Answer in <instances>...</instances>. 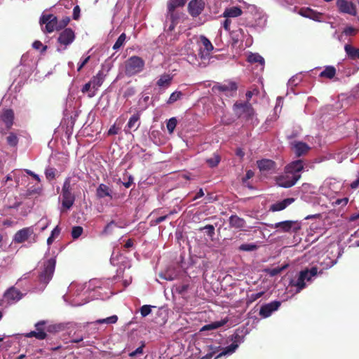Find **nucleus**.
<instances>
[{"mask_svg":"<svg viewBox=\"0 0 359 359\" xmlns=\"http://www.w3.org/2000/svg\"><path fill=\"white\" fill-rule=\"evenodd\" d=\"M122 226L118 225L117 222H116L114 220H111L110 222H109L105 227L104 228L103 231H102V235H110L112 234L114 232V229L115 228H121Z\"/></svg>","mask_w":359,"mask_h":359,"instance_id":"34","label":"nucleus"},{"mask_svg":"<svg viewBox=\"0 0 359 359\" xmlns=\"http://www.w3.org/2000/svg\"><path fill=\"white\" fill-rule=\"evenodd\" d=\"M0 120L6 125V129L10 130L13 125V111L11 109H4L0 115Z\"/></svg>","mask_w":359,"mask_h":359,"instance_id":"18","label":"nucleus"},{"mask_svg":"<svg viewBox=\"0 0 359 359\" xmlns=\"http://www.w3.org/2000/svg\"><path fill=\"white\" fill-rule=\"evenodd\" d=\"M96 196L99 198H102L106 196H109L110 198H112L111 190L107 185L100 184L96 190Z\"/></svg>","mask_w":359,"mask_h":359,"instance_id":"26","label":"nucleus"},{"mask_svg":"<svg viewBox=\"0 0 359 359\" xmlns=\"http://www.w3.org/2000/svg\"><path fill=\"white\" fill-rule=\"evenodd\" d=\"M205 6L204 0H191L187 6L188 13L191 17L196 18L204 11Z\"/></svg>","mask_w":359,"mask_h":359,"instance_id":"12","label":"nucleus"},{"mask_svg":"<svg viewBox=\"0 0 359 359\" xmlns=\"http://www.w3.org/2000/svg\"><path fill=\"white\" fill-rule=\"evenodd\" d=\"M188 288H189V285L184 284V285H182L178 286L176 288V291L179 294H182L185 293L187 291Z\"/></svg>","mask_w":359,"mask_h":359,"instance_id":"62","label":"nucleus"},{"mask_svg":"<svg viewBox=\"0 0 359 359\" xmlns=\"http://www.w3.org/2000/svg\"><path fill=\"white\" fill-rule=\"evenodd\" d=\"M119 128L116 127L115 125H113L111 126L109 130H108V135H114L118 133Z\"/></svg>","mask_w":359,"mask_h":359,"instance_id":"64","label":"nucleus"},{"mask_svg":"<svg viewBox=\"0 0 359 359\" xmlns=\"http://www.w3.org/2000/svg\"><path fill=\"white\" fill-rule=\"evenodd\" d=\"M80 12H81V9H80V7L79 6L76 5V6H74V9H73V19L74 20H79V17H80Z\"/></svg>","mask_w":359,"mask_h":359,"instance_id":"59","label":"nucleus"},{"mask_svg":"<svg viewBox=\"0 0 359 359\" xmlns=\"http://www.w3.org/2000/svg\"><path fill=\"white\" fill-rule=\"evenodd\" d=\"M271 228L278 229L279 231L285 233L293 231L297 233L301 229V222L299 221L285 220L269 225Z\"/></svg>","mask_w":359,"mask_h":359,"instance_id":"7","label":"nucleus"},{"mask_svg":"<svg viewBox=\"0 0 359 359\" xmlns=\"http://www.w3.org/2000/svg\"><path fill=\"white\" fill-rule=\"evenodd\" d=\"M69 21L70 18L69 17H66L63 18L60 22H57L59 29L65 28L69 24Z\"/></svg>","mask_w":359,"mask_h":359,"instance_id":"58","label":"nucleus"},{"mask_svg":"<svg viewBox=\"0 0 359 359\" xmlns=\"http://www.w3.org/2000/svg\"><path fill=\"white\" fill-rule=\"evenodd\" d=\"M257 167L263 173H271L276 170V163L270 159L264 158L257 161Z\"/></svg>","mask_w":359,"mask_h":359,"instance_id":"16","label":"nucleus"},{"mask_svg":"<svg viewBox=\"0 0 359 359\" xmlns=\"http://www.w3.org/2000/svg\"><path fill=\"white\" fill-rule=\"evenodd\" d=\"M145 66L144 60L136 55L128 57L124 62V72L128 76H135L144 69Z\"/></svg>","mask_w":359,"mask_h":359,"instance_id":"2","label":"nucleus"},{"mask_svg":"<svg viewBox=\"0 0 359 359\" xmlns=\"http://www.w3.org/2000/svg\"><path fill=\"white\" fill-rule=\"evenodd\" d=\"M304 169V162L302 160H296L290 163L287 164L285 167V170H287V173L292 175H300V172Z\"/></svg>","mask_w":359,"mask_h":359,"instance_id":"21","label":"nucleus"},{"mask_svg":"<svg viewBox=\"0 0 359 359\" xmlns=\"http://www.w3.org/2000/svg\"><path fill=\"white\" fill-rule=\"evenodd\" d=\"M237 89V83L231 81H226L224 83H217L212 88V90L215 93L224 95L226 97L233 96L236 94Z\"/></svg>","mask_w":359,"mask_h":359,"instance_id":"4","label":"nucleus"},{"mask_svg":"<svg viewBox=\"0 0 359 359\" xmlns=\"http://www.w3.org/2000/svg\"><path fill=\"white\" fill-rule=\"evenodd\" d=\"M91 89H93V83L90 81L89 82L86 83L82 88L81 91L83 93H91L93 91H91Z\"/></svg>","mask_w":359,"mask_h":359,"instance_id":"57","label":"nucleus"},{"mask_svg":"<svg viewBox=\"0 0 359 359\" xmlns=\"http://www.w3.org/2000/svg\"><path fill=\"white\" fill-rule=\"evenodd\" d=\"M281 305L280 301H273L270 303L262 305L259 310V316L266 318L269 317L274 311H277Z\"/></svg>","mask_w":359,"mask_h":359,"instance_id":"15","label":"nucleus"},{"mask_svg":"<svg viewBox=\"0 0 359 359\" xmlns=\"http://www.w3.org/2000/svg\"><path fill=\"white\" fill-rule=\"evenodd\" d=\"M226 323V321H217L211 324L206 325L203 327L202 330H209L212 329H217L223 326Z\"/></svg>","mask_w":359,"mask_h":359,"instance_id":"46","label":"nucleus"},{"mask_svg":"<svg viewBox=\"0 0 359 359\" xmlns=\"http://www.w3.org/2000/svg\"><path fill=\"white\" fill-rule=\"evenodd\" d=\"M242 13V10L239 7L233 6L226 8L223 13V16L225 18H236L240 16Z\"/></svg>","mask_w":359,"mask_h":359,"instance_id":"30","label":"nucleus"},{"mask_svg":"<svg viewBox=\"0 0 359 359\" xmlns=\"http://www.w3.org/2000/svg\"><path fill=\"white\" fill-rule=\"evenodd\" d=\"M140 115L139 112H137L136 114H133L130 118L127 123V127L129 129H132L134 127H136L137 128L140 126V123L137 124L138 121L140 120Z\"/></svg>","mask_w":359,"mask_h":359,"instance_id":"35","label":"nucleus"},{"mask_svg":"<svg viewBox=\"0 0 359 359\" xmlns=\"http://www.w3.org/2000/svg\"><path fill=\"white\" fill-rule=\"evenodd\" d=\"M23 297V294L18 289L12 287L9 288L4 294V298L9 303H14L20 299H21Z\"/></svg>","mask_w":359,"mask_h":359,"instance_id":"20","label":"nucleus"},{"mask_svg":"<svg viewBox=\"0 0 359 359\" xmlns=\"http://www.w3.org/2000/svg\"><path fill=\"white\" fill-rule=\"evenodd\" d=\"M169 217V215H165L151 221V225H157Z\"/></svg>","mask_w":359,"mask_h":359,"instance_id":"55","label":"nucleus"},{"mask_svg":"<svg viewBox=\"0 0 359 359\" xmlns=\"http://www.w3.org/2000/svg\"><path fill=\"white\" fill-rule=\"evenodd\" d=\"M40 24L45 25L43 32L51 33L55 29L58 30L57 18L53 14L43 15L40 18Z\"/></svg>","mask_w":359,"mask_h":359,"instance_id":"9","label":"nucleus"},{"mask_svg":"<svg viewBox=\"0 0 359 359\" xmlns=\"http://www.w3.org/2000/svg\"><path fill=\"white\" fill-rule=\"evenodd\" d=\"M301 272H306L305 280L309 281L312 277L317 275L318 269H317V267L313 266L311 269H305V270L301 271Z\"/></svg>","mask_w":359,"mask_h":359,"instance_id":"44","label":"nucleus"},{"mask_svg":"<svg viewBox=\"0 0 359 359\" xmlns=\"http://www.w3.org/2000/svg\"><path fill=\"white\" fill-rule=\"evenodd\" d=\"M294 201V198H285L281 201H278L272 204L269 208V210L271 212L281 211L285 209L290 205H291Z\"/></svg>","mask_w":359,"mask_h":359,"instance_id":"23","label":"nucleus"},{"mask_svg":"<svg viewBox=\"0 0 359 359\" xmlns=\"http://www.w3.org/2000/svg\"><path fill=\"white\" fill-rule=\"evenodd\" d=\"M231 340L232 341V344L225 347L224 350L219 353L215 358H218L222 355L233 353L237 349L239 344L244 341V336L241 335L238 332H236L231 336Z\"/></svg>","mask_w":359,"mask_h":359,"instance_id":"11","label":"nucleus"},{"mask_svg":"<svg viewBox=\"0 0 359 359\" xmlns=\"http://www.w3.org/2000/svg\"><path fill=\"white\" fill-rule=\"evenodd\" d=\"M83 228L80 226H74L72 229V236L74 239L79 238L83 233Z\"/></svg>","mask_w":359,"mask_h":359,"instance_id":"50","label":"nucleus"},{"mask_svg":"<svg viewBox=\"0 0 359 359\" xmlns=\"http://www.w3.org/2000/svg\"><path fill=\"white\" fill-rule=\"evenodd\" d=\"M298 13L304 18H310L316 21H320L323 17L321 13L317 12L310 8H302Z\"/></svg>","mask_w":359,"mask_h":359,"instance_id":"19","label":"nucleus"},{"mask_svg":"<svg viewBox=\"0 0 359 359\" xmlns=\"http://www.w3.org/2000/svg\"><path fill=\"white\" fill-rule=\"evenodd\" d=\"M177 123V121L175 117H172L166 123V127L169 133L171 134L173 133L175 128H176Z\"/></svg>","mask_w":359,"mask_h":359,"instance_id":"47","label":"nucleus"},{"mask_svg":"<svg viewBox=\"0 0 359 359\" xmlns=\"http://www.w3.org/2000/svg\"><path fill=\"white\" fill-rule=\"evenodd\" d=\"M309 147L308 144H306L304 142H297L294 144L293 145V149L297 156L299 157L306 153L309 150Z\"/></svg>","mask_w":359,"mask_h":359,"instance_id":"25","label":"nucleus"},{"mask_svg":"<svg viewBox=\"0 0 359 359\" xmlns=\"http://www.w3.org/2000/svg\"><path fill=\"white\" fill-rule=\"evenodd\" d=\"M75 33L71 28H65L57 37V43L65 50L75 39Z\"/></svg>","mask_w":359,"mask_h":359,"instance_id":"10","label":"nucleus"},{"mask_svg":"<svg viewBox=\"0 0 359 359\" xmlns=\"http://www.w3.org/2000/svg\"><path fill=\"white\" fill-rule=\"evenodd\" d=\"M336 72L337 70L334 66H326L324 70L320 73L319 77L332 79L335 76Z\"/></svg>","mask_w":359,"mask_h":359,"instance_id":"29","label":"nucleus"},{"mask_svg":"<svg viewBox=\"0 0 359 359\" xmlns=\"http://www.w3.org/2000/svg\"><path fill=\"white\" fill-rule=\"evenodd\" d=\"M144 347V344L142 343V346L136 348L134 351L129 353V356L135 357L137 355L143 353V348Z\"/></svg>","mask_w":359,"mask_h":359,"instance_id":"56","label":"nucleus"},{"mask_svg":"<svg viewBox=\"0 0 359 359\" xmlns=\"http://www.w3.org/2000/svg\"><path fill=\"white\" fill-rule=\"evenodd\" d=\"M78 177H68L63 183L62 187V207L65 210H69L74 205L78 192L80 193L81 187L78 185Z\"/></svg>","mask_w":359,"mask_h":359,"instance_id":"1","label":"nucleus"},{"mask_svg":"<svg viewBox=\"0 0 359 359\" xmlns=\"http://www.w3.org/2000/svg\"><path fill=\"white\" fill-rule=\"evenodd\" d=\"M118 317L116 315H113L110 317L103 318V319H99L96 320V323L97 324H103V323H107V324H114L117 322Z\"/></svg>","mask_w":359,"mask_h":359,"instance_id":"41","label":"nucleus"},{"mask_svg":"<svg viewBox=\"0 0 359 359\" xmlns=\"http://www.w3.org/2000/svg\"><path fill=\"white\" fill-rule=\"evenodd\" d=\"M32 235L36 236L33 226L25 227L15 233L13 241L15 243H22L27 241Z\"/></svg>","mask_w":359,"mask_h":359,"instance_id":"14","label":"nucleus"},{"mask_svg":"<svg viewBox=\"0 0 359 359\" xmlns=\"http://www.w3.org/2000/svg\"><path fill=\"white\" fill-rule=\"evenodd\" d=\"M221 161V157L217 154H214L213 156L206 159V163L210 168H215L218 165Z\"/></svg>","mask_w":359,"mask_h":359,"instance_id":"38","label":"nucleus"},{"mask_svg":"<svg viewBox=\"0 0 359 359\" xmlns=\"http://www.w3.org/2000/svg\"><path fill=\"white\" fill-rule=\"evenodd\" d=\"M90 56H87L83 60H82L78 65L77 71L80 72L82 68L88 62Z\"/></svg>","mask_w":359,"mask_h":359,"instance_id":"63","label":"nucleus"},{"mask_svg":"<svg viewBox=\"0 0 359 359\" xmlns=\"http://www.w3.org/2000/svg\"><path fill=\"white\" fill-rule=\"evenodd\" d=\"M65 326L62 324H55L48 325L46 327V331L50 333H56L63 330Z\"/></svg>","mask_w":359,"mask_h":359,"instance_id":"43","label":"nucleus"},{"mask_svg":"<svg viewBox=\"0 0 359 359\" xmlns=\"http://www.w3.org/2000/svg\"><path fill=\"white\" fill-rule=\"evenodd\" d=\"M208 352L206 355L201 358V359H211L212 356L219 351V346H213L212 345L208 346Z\"/></svg>","mask_w":359,"mask_h":359,"instance_id":"39","label":"nucleus"},{"mask_svg":"<svg viewBox=\"0 0 359 359\" xmlns=\"http://www.w3.org/2000/svg\"><path fill=\"white\" fill-rule=\"evenodd\" d=\"M287 265H285L281 267H276L273 269H268L266 271L271 276H275L280 273L284 269L287 268Z\"/></svg>","mask_w":359,"mask_h":359,"instance_id":"51","label":"nucleus"},{"mask_svg":"<svg viewBox=\"0 0 359 359\" xmlns=\"http://www.w3.org/2000/svg\"><path fill=\"white\" fill-rule=\"evenodd\" d=\"M233 110L238 118H243L245 121L252 119L255 114L254 108L249 102H236L233 106Z\"/></svg>","mask_w":359,"mask_h":359,"instance_id":"3","label":"nucleus"},{"mask_svg":"<svg viewBox=\"0 0 359 359\" xmlns=\"http://www.w3.org/2000/svg\"><path fill=\"white\" fill-rule=\"evenodd\" d=\"M151 306L150 305H143L140 308V313L142 317H146L151 312Z\"/></svg>","mask_w":359,"mask_h":359,"instance_id":"54","label":"nucleus"},{"mask_svg":"<svg viewBox=\"0 0 359 359\" xmlns=\"http://www.w3.org/2000/svg\"><path fill=\"white\" fill-rule=\"evenodd\" d=\"M241 251H254L257 249V245L253 243H243L238 248Z\"/></svg>","mask_w":359,"mask_h":359,"instance_id":"48","label":"nucleus"},{"mask_svg":"<svg viewBox=\"0 0 359 359\" xmlns=\"http://www.w3.org/2000/svg\"><path fill=\"white\" fill-rule=\"evenodd\" d=\"M188 0H168L167 1V9L179 10L183 8Z\"/></svg>","mask_w":359,"mask_h":359,"instance_id":"31","label":"nucleus"},{"mask_svg":"<svg viewBox=\"0 0 359 359\" xmlns=\"http://www.w3.org/2000/svg\"><path fill=\"white\" fill-rule=\"evenodd\" d=\"M46 324V321L40 320L37 322L34 327L36 330L31 331L28 333L25 334V337L27 338L35 337L39 340L45 339L47 337V334L45 332L44 325Z\"/></svg>","mask_w":359,"mask_h":359,"instance_id":"13","label":"nucleus"},{"mask_svg":"<svg viewBox=\"0 0 359 359\" xmlns=\"http://www.w3.org/2000/svg\"><path fill=\"white\" fill-rule=\"evenodd\" d=\"M126 39V35L125 33H122L118 38L117 39L116 41L113 46V49L115 50H118L125 43Z\"/></svg>","mask_w":359,"mask_h":359,"instance_id":"40","label":"nucleus"},{"mask_svg":"<svg viewBox=\"0 0 359 359\" xmlns=\"http://www.w3.org/2000/svg\"><path fill=\"white\" fill-rule=\"evenodd\" d=\"M229 226L232 228L243 229L246 226V222L243 218L236 215H233L229 217Z\"/></svg>","mask_w":359,"mask_h":359,"instance_id":"24","label":"nucleus"},{"mask_svg":"<svg viewBox=\"0 0 359 359\" xmlns=\"http://www.w3.org/2000/svg\"><path fill=\"white\" fill-rule=\"evenodd\" d=\"M263 294H264L263 292L252 294L249 297V301L250 302H253L256 301L257 299H258L259 298H260L261 297H262Z\"/></svg>","mask_w":359,"mask_h":359,"instance_id":"61","label":"nucleus"},{"mask_svg":"<svg viewBox=\"0 0 359 359\" xmlns=\"http://www.w3.org/2000/svg\"><path fill=\"white\" fill-rule=\"evenodd\" d=\"M248 61L250 63H259L262 65L264 64V59L258 53H252L248 57Z\"/></svg>","mask_w":359,"mask_h":359,"instance_id":"37","label":"nucleus"},{"mask_svg":"<svg viewBox=\"0 0 359 359\" xmlns=\"http://www.w3.org/2000/svg\"><path fill=\"white\" fill-rule=\"evenodd\" d=\"M244 35V31L241 28L232 31L231 33V37L233 44H237L240 41H243Z\"/></svg>","mask_w":359,"mask_h":359,"instance_id":"32","label":"nucleus"},{"mask_svg":"<svg viewBox=\"0 0 359 359\" xmlns=\"http://www.w3.org/2000/svg\"><path fill=\"white\" fill-rule=\"evenodd\" d=\"M172 80V76L170 74H164L161 76L156 82V85L160 88H168Z\"/></svg>","mask_w":359,"mask_h":359,"instance_id":"28","label":"nucleus"},{"mask_svg":"<svg viewBox=\"0 0 359 359\" xmlns=\"http://www.w3.org/2000/svg\"><path fill=\"white\" fill-rule=\"evenodd\" d=\"M55 264L56 260L53 257L44 262L43 268L39 275V280L41 283L46 285L52 279L55 271Z\"/></svg>","mask_w":359,"mask_h":359,"instance_id":"5","label":"nucleus"},{"mask_svg":"<svg viewBox=\"0 0 359 359\" xmlns=\"http://www.w3.org/2000/svg\"><path fill=\"white\" fill-rule=\"evenodd\" d=\"M56 169L54 168H48L45 170V175L48 180H52L55 177Z\"/></svg>","mask_w":359,"mask_h":359,"instance_id":"52","label":"nucleus"},{"mask_svg":"<svg viewBox=\"0 0 359 359\" xmlns=\"http://www.w3.org/2000/svg\"><path fill=\"white\" fill-rule=\"evenodd\" d=\"M200 231H202L203 230L205 231L207 235L210 236V238H212L215 235V227L212 224H208L205 226L200 227L198 229Z\"/></svg>","mask_w":359,"mask_h":359,"instance_id":"49","label":"nucleus"},{"mask_svg":"<svg viewBox=\"0 0 359 359\" xmlns=\"http://www.w3.org/2000/svg\"><path fill=\"white\" fill-rule=\"evenodd\" d=\"M347 55L352 60L359 58V48H355L349 44H346L344 47Z\"/></svg>","mask_w":359,"mask_h":359,"instance_id":"33","label":"nucleus"},{"mask_svg":"<svg viewBox=\"0 0 359 359\" xmlns=\"http://www.w3.org/2000/svg\"><path fill=\"white\" fill-rule=\"evenodd\" d=\"M182 95H183V94L181 91L176 90L170 95L168 100L167 101V103L169 104H172V103L175 102L176 101L180 100L182 98Z\"/></svg>","mask_w":359,"mask_h":359,"instance_id":"42","label":"nucleus"},{"mask_svg":"<svg viewBox=\"0 0 359 359\" xmlns=\"http://www.w3.org/2000/svg\"><path fill=\"white\" fill-rule=\"evenodd\" d=\"M337 6L340 12L351 15H355L356 9L353 4L346 0H337Z\"/></svg>","mask_w":359,"mask_h":359,"instance_id":"17","label":"nucleus"},{"mask_svg":"<svg viewBox=\"0 0 359 359\" xmlns=\"http://www.w3.org/2000/svg\"><path fill=\"white\" fill-rule=\"evenodd\" d=\"M201 41L203 43L204 48L208 51L210 52L213 50V46L210 41L205 36H201Z\"/></svg>","mask_w":359,"mask_h":359,"instance_id":"45","label":"nucleus"},{"mask_svg":"<svg viewBox=\"0 0 359 359\" xmlns=\"http://www.w3.org/2000/svg\"><path fill=\"white\" fill-rule=\"evenodd\" d=\"M356 32H357V30L352 27H348L345 28L344 30V32L347 36H353L355 34Z\"/></svg>","mask_w":359,"mask_h":359,"instance_id":"60","label":"nucleus"},{"mask_svg":"<svg viewBox=\"0 0 359 359\" xmlns=\"http://www.w3.org/2000/svg\"><path fill=\"white\" fill-rule=\"evenodd\" d=\"M104 77L105 75L104 72L102 71H99L97 74L91 79L90 81L93 83V90L91 93L88 94L90 97H92L95 95V92L97 90L98 87L102 84L104 80Z\"/></svg>","mask_w":359,"mask_h":359,"instance_id":"22","label":"nucleus"},{"mask_svg":"<svg viewBox=\"0 0 359 359\" xmlns=\"http://www.w3.org/2000/svg\"><path fill=\"white\" fill-rule=\"evenodd\" d=\"M185 18V13L180 10L167 9L166 19L170 22L168 30L172 32L176 25Z\"/></svg>","mask_w":359,"mask_h":359,"instance_id":"8","label":"nucleus"},{"mask_svg":"<svg viewBox=\"0 0 359 359\" xmlns=\"http://www.w3.org/2000/svg\"><path fill=\"white\" fill-rule=\"evenodd\" d=\"M18 137L14 133H9L8 135L6 137V142L10 147H16L18 144Z\"/></svg>","mask_w":359,"mask_h":359,"instance_id":"36","label":"nucleus"},{"mask_svg":"<svg viewBox=\"0 0 359 359\" xmlns=\"http://www.w3.org/2000/svg\"><path fill=\"white\" fill-rule=\"evenodd\" d=\"M306 272H299V277L296 281L292 280L290 285L297 287V292H299L306 287L305 277Z\"/></svg>","mask_w":359,"mask_h":359,"instance_id":"27","label":"nucleus"},{"mask_svg":"<svg viewBox=\"0 0 359 359\" xmlns=\"http://www.w3.org/2000/svg\"><path fill=\"white\" fill-rule=\"evenodd\" d=\"M32 47L36 50L41 49V53H44L48 48L47 46H43L40 41H35L32 43Z\"/></svg>","mask_w":359,"mask_h":359,"instance_id":"53","label":"nucleus"},{"mask_svg":"<svg viewBox=\"0 0 359 359\" xmlns=\"http://www.w3.org/2000/svg\"><path fill=\"white\" fill-rule=\"evenodd\" d=\"M301 178V175H292L287 173V170H284V172L276 177V184L283 188H290L293 187L297 182Z\"/></svg>","mask_w":359,"mask_h":359,"instance_id":"6","label":"nucleus"}]
</instances>
